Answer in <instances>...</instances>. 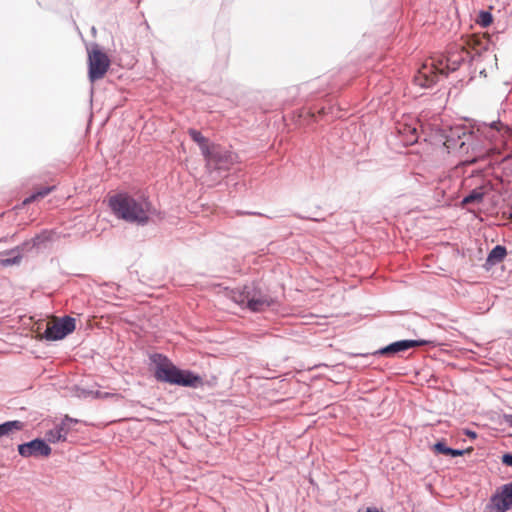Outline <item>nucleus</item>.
I'll return each instance as SVG.
<instances>
[{
  "label": "nucleus",
  "instance_id": "obj_19",
  "mask_svg": "<svg viewBox=\"0 0 512 512\" xmlns=\"http://www.w3.org/2000/svg\"><path fill=\"white\" fill-rule=\"evenodd\" d=\"M476 22L482 27H488L493 22L492 14L488 11H480Z\"/></svg>",
  "mask_w": 512,
  "mask_h": 512
},
{
  "label": "nucleus",
  "instance_id": "obj_21",
  "mask_svg": "<svg viewBox=\"0 0 512 512\" xmlns=\"http://www.w3.org/2000/svg\"><path fill=\"white\" fill-rule=\"evenodd\" d=\"M53 187H44L24 200V204L31 203L38 198H43L52 191Z\"/></svg>",
  "mask_w": 512,
  "mask_h": 512
},
{
  "label": "nucleus",
  "instance_id": "obj_8",
  "mask_svg": "<svg viewBox=\"0 0 512 512\" xmlns=\"http://www.w3.org/2000/svg\"><path fill=\"white\" fill-rule=\"evenodd\" d=\"M473 139V135L471 133H466L464 131L455 130L451 131L450 135L447 136L444 146L447 148L448 152H465L467 151L466 146L471 144Z\"/></svg>",
  "mask_w": 512,
  "mask_h": 512
},
{
  "label": "nucleus",
  "instance_id": "obj_11",
  "mask_svg": "<svg viewBox=\"0 0 512 512\" xmlns=\"http://www.w3.org/2000/svg\"><path fill=\"white\" fill-rule=\"evenodd\" d=\"M491 188L489 184H485L473 189L464 199L462 200L463 205H468L472 203H481L485 197L490 192Z\"/></svg>",
  "mask_w": 512,
  "mask_h": 512
},
{
  "label": "nucleus",
  "instance_id": "obj_13",
  "mask_svg": "<svg viewBox=\"0 0 512 512\" xmlns=\"http://www.w3.org/2000/svg\"><path fill=\"white\" fill-rule=\"evenodd\" d=\"M188 134L190 135L192 140L199 145L202 154L208 155L209 149L212 147L213 144H210L209 140L195 129H189Z\"/></svg>",
  "mask_w": 512,
  "mask_h": 512
},
{
  "label": "nucleus",
  "instance_id": "obj_24",
  "mask_svg": "<svg viewBox=\"0 0 512 512\" xmlns=\"http://www.w3.org/2000/svg\"><path fill=\"white\" fill-rule=\"evenodd\" d=\"M467 435L471 438H475L476 437V433L475 432H472V431H468L467 432Z\"/></svg>",
  "mask_w": 512,
  "mask_h": 512
},
{
  "label": "nucleus",
  "instance_id": "obj_2",
  "mask_svg": "<svg viewBox=\"0 0 512 512\" xmlns=\"http://www.w3.org/2000/svg\"><path fill=\"white\" fill-rule=\"evenodd\" d=\"M155 377L159 381L186 387H196L202 382L199 376L189 371H182L167 360L157 365Z\"/></svg>",
  "mask_w": 512,
  "mask_h": 512
},
{
  "label": "nucleus",
  "instance_id": "obj_17",
  "mask_svg": "<svg viewBox=\"0 0 512 512\" xmlns=\"http://www.w3.org/2000/svg\"><path fill=\"white\" fill-rule=\"evenodd\" d=\"M507 254L506 248L501 245L495 246L488 255V262L496 264L501 262Z\"/></svg>",
  "mask_w": 512,
  "mask_h": 512
},
{
  "label": "nucleus",
  "instance_id": "obj_18",
  "mask_svg": "<svg viewBox=\"0 0 512 512\" xmlns=\"http://www.w3.org/2000/svg\"><path fill=\"white\" fill-rule=\"evenodd\" d=\"M109 66H90L89 69V78L91 82L102 79L107 71Z\"/></svg>",
  "mask_w": 512,
  "mask_h": 512
},
{
  "label": "nucleus",
  "instance_id": "obj_23",
  "mask_svg": "<svg viewBox=\"0 0 512 512\" xmlns=\"http://www.w3.org/2000/svg\"><path fill=\"white\" fill-rule=\"evenodd\" d=\"M502 462L508 466H512V454L503 455Z\"/></svg>",
  "mask_w": 512,
  "mask_h": 512
},
{
  "label": "nucleus",
  "instance_id": "obj_20",
  "mask_svg": "<svg viewBox=\"0 0 512 512\" xmlns=\"http://www.w3.org/2000/svg\"><path fill=\"white\" fill-rule=\"evenodd\" d=\"M400 132L407 136V142L414 143L418 139L417 129L411 126H405Z\"/></svg>",
  "mask_w": 512,
  "mask_h": 512
},
{
  "label": "nucleus",
  "instance_id": "obj_3",
  "mask_svg": "<svg viewBox=\"0 0 512 512\" xmlns=\"http://www.w3.org/2000/svg\"><path fill=\"white\" fill-rule=\"evenodd\" d=\"M231 299L242 307H247L253 312H262L272 306L275 301L269 295L255 288L245 287L243 290H233Z\"/></svg>",
  "mask_w": 512,
  "mask_h": 512
},
{
  "label": "nucleus",
  "instance_id": "obj_7",
  "mask_svg": "<svg viewBox=\"0 0 512 512\" xmlns=\"http://www.w3.org/2000/svg\"><path fill=\"white\" fill-rule=\"evenodd\" d=\"M203 156L206 160V166L214 170H227L232 164V155L216 145H212L208 155L204 154Z\"/></svg>",
  "mask_w": 512,
  "mask_h": 512
},
{
  "label": "nucleus",
  "instance_id": "obj_1",
  "mask_svg": "<svg viewBox=\"0 0 512 512\" xmlns=\"http://www.w3.org/2000/svg\"><path fill=\"white\" fill-rule=\"evenodd\" d=\"M109 207L118 219L126 222L144 225L149 221L151 203L143 195L117 193L109 198Z\"/></svg>",
  "mask_w": 512,
  "mask_h": 512
},
{
  "label": "nucleus",
  "instance_id": "obj_9",
  "mask_svg": "<svg viewBox=\"0 0 512 512\" xmlns=\"http://www.w3.org/2000/svg\"><path fill=\"white\" fill-rule=\"evenodd\" d=\"M18 452L23 457L49 456L51 448L41 439H35L28 443L20 444Z\"/></svg>",
  "mask_w": 512,
  "mask_h": 512
},
{
  "label": "nucleus",
  "instance_id": "obj_22",
  "mask_svg": "<svg viewBox=\"0 0 512 512\" xmlns=\"http://www.w3.org/2000/svg\"><path fill=\"white\" fill-rule=\"evenodd\" d=\"M20 261V257L19 256H14L13 258H3L0 260V265L6 267V266H11V265H14L16 263H19Z\"/></svg>",
  "mask_w": 512,
  "mask_h": 512
},
{
  "label": "nucleus",
  "instance_id": "obj_4",
  "mask_svg": "<svg viewBox=\"0 0 512 512\" xmlns=\"http://www.w3.org/2000/svg\"><path fill=\"white\" fill-rule=\"evenodd\" d=\"M75 330V319L69 316L53 317L46 324L44 338L49 341L61 340Z\"/></svg>",
  "mask_w": 512,
  "mask_h": 512
},
{
  "label": "nucleus",
  "instance_id": "obj_14",
  "mask_svg": "<svg viewBox=\"0 0 512 512\" xmlns=\"http://www.w3.org/2000/svg\"><path fill=\"white\" fill-rule=\"evenodd\" d=\"M66 426H67L66 423H62L61 425L50 430L46 434L48 441H50V442L65 441L66 436L68 434V428Z\"/></svg>",
  "mask_w": 512,
  "mask_h": 512
},
{
  "label": "nucleus",
  "instance_id": "obj_10",
  "mask_svg": "<svg viewBox=\"0 0 512 512\" xmlns=\"http://www.w3.org/2000/svg\"><path fill=\"white\" fill-rule=\"evenodd\" d=\"M427 342L424 340H401L394 342L379 351L380 354L398 353L413 347L423 346Z\"/></svg>",
  "mask_w": 512,
  "mask_h": 512
},
{
  "label": "nucleus",
  "instance_id": "obj_5",
  "mask_svg": "<svg viewBox=\"0 0 512 512\" xmlns=\"http://www.w3.org/2000/svg\"><path fill=\"white\" fill-rule=\"evenodd\" d=\"M512 507V481L501 486L492 496L485 512H506Z\"/></svg>",
  "mask_w": 512,
  "mask_h": 512
},
{
  "label": "nucleus",
  "instance_id": "obj_16",
  "mask_svg": "<svg viewBox=\"0 0 512 512\" xmlns=\"http://www.w3.org/2000/svg\"><path fill=\"white\" fill-rule=\"evenodd\" d=\"M433 451L436 454H444V455H449V456H453V457L462 456L464 454V450H457V449L449 448L445 445L444 442H437L436 444H434Z\"/></svg>",
  "mask_w": 512,
  "mask_h": 512
},
{
  "label": "nucleus",
  "instance_id": "obj_25",
  "mask_svg": "<svg viewBox=\"0 0 512 512\" xmlns=\"http://www.w3.org/2000/svg\"><path fill=\"white\" fill-rule=\"evenodd\" d=\"M366 512H379V511L368 508Z\"/></svg>",
  "mask_w": 512,
  "mask_h": 512
},
{
  "label": "nucleus",
  "instance_id": "obj_6",
  "mask_svg": "<svg viewBox=\"0 0 512 512\" xmlns=\"http://www.w3.org/2000/svg\"><path fill=\"white\" fill-rule=\"evenodd\" d=\"M448 73L449 69H439V66H419L413 80L416 85L429 88L438 81L440 76H447Z\"/></svg>",
  "mask_w": 512,
  "mask_h": 512
},
{
  "label": "nucleus",
  "instance_id": "obj_12",
  "mask_svg": "<svg viewBox=\"0 0 512 512\" xmlns=\"http://www.w3.org/2000/svg\"><path fill=\"white\" fill-rule=\"evenodd\" d=\"M89 64H109L107 54L98 45H93L89 51Z\"/></svg>",
  "mask_w": 512,
  "mask_h": 512
},
{
  "label": "nucleus",
  "instance_id": "obj_15",
  "mask_svg": "<svg viewBox=\"0 0 512 512\" xmlns=\"http://www.w3.org/2000/svg\"><path fill=\"white\" fill-rule=\"evenodd\" d=\"M24 428V423L18 420L7 421L0 424V437L10 435L16 431H21Z\"/></svg>",
  "mask_w": 512,
  "mask_h": 512
}]
</instances>
